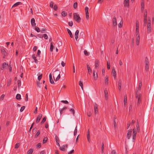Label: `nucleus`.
<instances>
[{
  "instance_id": "obj_1",
  "label": "nucleus",
  "mask_w": 154,
  "mask_h": 154,
  "mask_svg": "<svg viewBox=\"0 0 154 154\" xmlns=\"http://www.w3.org/2000/svg\"><path fill=\"white\" fill-rule=\"evenodd\" d=\"M73 19L78 23L80 22L81 18L77 13H75L73 14Z\"/></svg>"
},
{
  "instance_id": "obj_2",
  "label": "nucleus",
  "mask_w": 154,
  "mask_h": 154,
  "mask_svg": "<svg viewBox=\"0 0 154 154\" xmlns=\"http://www.w3.org/2000/svg\"><path fill=\"white\" fill-rule=\"evenodd\" d=\"M139 21L138 20L136 21V36H137L139 34Z\"/></svg>"
},
{
  "instance_id": "obj_3",
  "label": "nucleus",
  "mask_w": 154,
  "mask_h": 154,
  "mask_svg": "<svg viewBox=\"0 0 154 154\" xmlns=\"http://www.w3.org/2000/svg\"><path fill=\"white\" fill-rule=\"evenodd\" d=\"M85 34L83 32L80 33L79 35V38L81 39L82 42H84V41Z\"/></svg>"
},
{
  "instance_id": "obj_4",
  "label": "nucleus",
  "mask_w": 154,
  "mask_h": 154,
  "mask_svg": "<svg viewBox=\"0 0 154 154\" xmlns=\"http://www.w3.org/2000/svg\"><path fill=\"white\" fill-rule=\"evenodd\" d=\"M132 132V129L128 130V133L127 134V137L128 139H129L131 136Z\"/></svg>"
},
{
  "instance_id": "obj_5",
  "label": "nucleus",
  "mask_w": 154,
  "mask_h": 154,
  "mask_svg": "<svg viewBox=\"0 0 154 154\" xmlns=\"http://www.w3.org/2000/svg\"><path fill=\"white\" fill-rule=\"evenodd\" d=\"M104 93L105 95V98L107 100L108 98V91L106 89H105L104 91Z\"/></svg>"
},
{
  "instance_id": "obj_6",
  "label": "nucleus",
  "mask_w": 154,
  "mask_h": 154,
  "mask_svg": "<svg viewBox=\"0 0 154 154\" xmlns=\"http://www.w3.org/2000/svg\"><path fill=\"white\" fill-rule=\"evenodd\" d=\"M124 5L125 7H128L129 5V0H124Z\"/></svg>"
},
{
  "instance_id": "obj_7",
  "label": "nucleus",
  "mask_w": 154,
  "mask_h": 154,
  "mask_svg": "<svg viewBox=\"0 0 154 154\" xmlns=\"http://www.w3.org/2000/svg\"><path fill=\"white\" fill-rule=\"evenodd\" d=\"M68 145L67 144L63 145L62 147H60V150L62 151H65V149L67 148Z\"/></svg>"
},
{
  "instance_id": "obj_8",
  "label": "nucleus",
  "mask_w": 154,
  "mask_h": 154,
  "mask_svg": "<svg viewBox=\"0 0 154 154\" xmlns=\"http://www.w3.org/2000/svg\"><path fill=\"white\" fill-rule=\"evenodd\" d=\"M96 72L95 70H93V75L95 80H97L98 78V75L97 73H95Z\"/></svg>"
},
{
  "instance_id": "obj_9",
  "label": "nucleus",
  "mask_w": 154,
  "mask_h": 154,
  "mask_svg": "<svg viewBox=\"0 0 154 154\" xmlns=\"http://www.w3.org/2000/svg\"><path fill=\"white\" fill-rule=\"evenodd\" d=\"M113 21V25L115 26H116L117 25V21L116 18V17L115 16L112 19Z\"/></svg>"
},
{
  "instance_id": "obj_10",
  "label": "nucleus",
  "mask_w": 154,
  "mask_h": 154,
  "mask_svg": "<svg viewBox=\"0 0 154 154\" xmlns=\"http://www.w3.org/2000/svg\"><path fill=\"white\" fill-rule=\"evenodd\" d=\"M42 116V115L41 114H39L38 115V117H37L36 119V122L37 123H38L41 119Z\"/></svg>"
},
{
  "instance_id": "obj_11",
  "label": "nucleus",
  "mask_w": 154,
  "mask_h": 154,
  "mask_svg": "<svg viewBox=\"0 0 154 154\" xmlns=\"http://www.w3.org/2000/svg\"><path fill=\"white\" fill-rule=\"evenodd\" d=\"M79 32V30H77L76 31L75 33V38L76 41L77 40V39L78 38Z\"/></svg>"
},
{
  "instance_id": "obj_12",
  "label": "nucleus",
  "mask_w": 154,
  "mask_h": 154,
  "mask_svg": "<svg viewBox=\"0 0 154 154\" xmlns=\"http://www.w3.org/2000/svg\"><path fill=\"white\" fill-rule=\"evenodd\" d=\"M87 67L89 74H91L92 72V70L89 66L88 64H87Z\"/></svg>"
},
{
  "instance_id": "obj_13",
  "label": "nucleus",
  "mask_w": 154,
  "mask_h": 154,
  "mask_svg": "<svg viewBox=\"0 0 154 154\" xmlns=\"http://www.w3.org/2000/svg\"><path fill=\"white\" fill-rule=\"evenodd\" d=\"M136 45H138L139 44V41L140 40V37L139 34L136 36Z\"/></svg>"
},
{
  "instance_id": "obj_14",
  "label": "nucleus",
  "mask_w": 154,
  "mask_h": 154,
  "mask_svg": "<svg viewBox=\"0 0 154 154\" xmlns=\"http://www.w3.org/2000/svg\"><path fill=\"white\" fill-rule=\"evenodd\" d=\"M35 20L34 18H32L31 19V23L32 26H35L36 25V23H35Z\"/></svg>"
},
{
  "instance_id": "obj_15",
  "label": "nucleus",
  "mask_w": 154,
  "mask_h": 154,
  "mask_svg": "<svg viewBox=\"0 0 154 154\" xmlns=\"http://www.w3.org/2000/svg\"><path fill=\"white\" fill-rule=\"evenodd\" d=\"M94 112L95 114H96L98 112V106L95 103L94 105Z\"/></svg>"
},
{
  "instance_id": "obj_16",
  "label": "nucleus",
  "mask_w": 154,
  "mask_h": 154,
  "mask_svg": "<svg viewBox=\"0 0 154 154\" xmlns=\"http://www.w3.org/2000/svg\"><path fill=\"white\" fill-rule=\"evenodd\" d=\"M124 106H126L127 103V96L126 95H125L124 96Z\"/></svg>"
},
{
  "instance_id": "obj_17",
  "label": "nucleus",
  "mask_w": 154,
  "mask_h": 154,
  "mask_svg": "<svg viewBox=\"0 0 154 154\" xmlns=\"http://www.w3.org/2000/svg\"><path fill=\"white\" fill-rule=\"evenodd\" d=\"M112 73L113 74V76L115 78H116V72L115 70V69L114 67L112 68Z\"/></svg>"
},
{
  "instance_id": "obj_18",
  "label": "nucleus",
  "mask_w": 154,
  "mask_h": 154,
  "mask_svg": "<svg viewBox=\"0 0 154 154\" xmlns=\"http://www.w3.org/2000/svg\"><path fill=\"white\" fill-rule=\"evenodd\" d=\"M99 61L98 60H96L95 63V68H97L99 67Z\"/></svg>"
},
{
  "instance_id": "obj_19",
  "label": "nucleus",
  "mask_w": 154,
  "mask_h": 154,
  "mask_svg": "<svg viewBox=\"0 0 154 154\" xmlns=\"http://www.w3.org/2000/svg\"><path fill=\"white\" fill-rule=\"evenodd\" d=\"M67 31L68 32V34H69V35H70V37L71 38H73V36L71 31H70V30L69 29H68V28L67 29Z\"/></svg>"
},
{
  "instance_id": "obj_20",
  "label": "nucleus",
  "mask_w": 154,
  "mask_h": 154,
  "mask_svg": "<svg viewBox=\"0 0 154 154\" xmlns=\"http://www.w3.org/2000/svg\"><path fill=\"white\" fill-rule=\"evenodd\" d=\"M138 120H137V131L139 133L140 132V126L139 124V123L138 122Z\"/></svg>"
},
{
  "instance_id": "obj_21",
  "label": "nucleus",
  "mask_w": 154,
  "mask_h": 154,
  "mask_svg": "<svg viewBox=\"0 0 154 154\" xmlns=\"http://www.w3.org/2000/svg\"><path fill=\"white\" fill-rule=\"evenodd\" d=\"M2 66L5 68L8 69V64L6 62H4L3 63Z\"/></svg>"
},
{
  "instance_id": "obj_22",
  "label": "nucleus",
  "mask_w": 154,
  "mask_h": 154,
  "mask_svg": "<svg viewBox=\"0 0 154 154\" xmlns=\"http://www.w3.org/2000/svg\"><path fill=\"white\" fill-rule=\"evenodd\" d=\"M147 32L148 33H150L151 31V25H147Z\"/></svg>"
},
{
  "instance_id": "obj_23",
  "label": "nucleus",
  "mask_w": 154,
  "mask_h": 154,
  "mask_svg": "<svg viewBox=\"0 0 154 154\" xmlns=\"http://www.w3.org/2000/svg\"><path fill=\"white\" fill-rule=\"evenodd\" d=\"M108 78L109 77L106 75L105 77V84L106 85H108Z\"/></svg>"
},
{
  "instance_id": "obj_24",
  "label": "nucleus",
  "mask_w": 154,
  "mask_h": 154,
  "mask_svg": "<svg viewBox=\"0 0 154 154\" xmlns=\"http://www.w3.org/2000/svg\"><path fill=\"white\" fill-rule=\"evenodd\" d=\"M22 3L20 2H18L14 4V5L12 7H17L18 5H22Z\"/></svg>"
},
{
  "instance_id": "obj_25",
  "label": "nucleus",
  "mask_w": 154,
  "mask_h": 154,
  "mask_svg": "<svg viewBox=\"0 0 154 154\" xmlns=\"http://www.w3.org/2000/svg\"><path fill=\"white\" fill-rule=\"evenodd\" d=\"M32 58L34 60L35 62V63H37L38 62V60L36 59V57L35 56V55L34 54L32 55Z\"/></svg>"
},
{
  "instance_id": "obj_26",
  "label": "nucleus",
  "mask_w": 154,
  "mask_h": 154,
  "mask_svg": "<svg viewBox=\"0 0 154 154\" xmlns=\"http://www.w3.org/2000/svg\"><path fill=\"white\" fill-rule=\"evenodd\" d=\"M87 139L88 140L89 142H90V135H89V130H88V131L87 132Z\"/></svg>"
},
{
  "instance_id": "obj_27",
  "label": "nucleus",
  "mask_w": 154,
  "mask_h": 154,
  "mask_svg": "<svg viewBox=\"0 0 154 154\" xmlns=\"http://www.w3.org/2000/svg\"><path fill=\"white\" fill-rule=\"evenodd\" d=\"M145 65L149 64V59L147 57H146L145 58Z\"/></svg>"
},
{
  "instance_id": "obj_28",
  "label": "nucleus",
  "mask_w": 154,
  "mask_h": 154,
  "mask_svg": "<svg viewBox=\"0 0 154 154\" xmlns=\"http://www.w3.org/2000/svg\"><path fill=\"white\" fill-rule=\"evenodd\" d=\"M122 84L121 81L119 80L118 82L119 89L120 90L121 89Z\"/></svg>"
},
{
  "instance_id": "obj_29",
  "label": "nucleus",
  "mask_w": 154,
  "mask_h": 154,
  "mask_svg": "<svg viewBox=\"0 0 154 154\" xmlns=\"http://www.w3.org/2000/svg\"><path fill=\"white\" fill-rule=\"evenodd\" d=\"M54 46L53 45V42H52L51 43L50 48V51L51 52H52L53 50Z\"/></svg>"
},
{
  "instance_id": "obj_30",
  "label": "nucleus",
  "mask_w": 154,
  "mask_h": 154,
  "mask_svg": "<svg viewBox=\"0 0 154 154\" xmlns=\"http://www.w3.org/2000/svg\"><path fill=\"white\" fill-rule=\"evenodd\" d=\"M62 15L63 17H65L67 15V12H66L65 11H63L62 12Z\"/></svg>"
},
{
  "instance_id": "obj_31",
  "label": "nucleus",
  "mask_w": 154,
  "mask_h": 154,
  "mask_svg": "<svg viewBox=\"0 0 154 154\" xmlns=\"http://www.w3.org/2000/svg\"><path fill=\"white\" fill-rule=\"evenodd\" d=\"M144 8V2L143 1H142L141 2V9L143 10Z\"/></svg>"
},
{
  "instance_id": "obj_32",
  "label": "nucleus",
  "mask_w": 154,
  "mask_h": 154,
  "mask_svg": "<svg viewBox=\"0 0 154 154\" xmlns=\"http://www.w3.org/2000/svg\"><path fill=\"white\" fill-rule=\"evenodd\" d=\"M48 140V138H47V137H45L43 141V144L46 143L47 142Z\"/></svg>"
},
{
  "instance_id": "obj_33",
  "label": "nucleus",
  "mask_w": 154,
  "mask_h": 154,
  "mask_svg": "<svg viewBox=\"0 0 154 154\" xmlns=\"http://www.w3.org/2000/svg\"><path fill=\"white\" fill-rule=\"evenodd\" d=\"M16 99L17 100H20L21 99V95L19 94H17L16 96Z\"/></svg>"
},
{
  "instance_id": "obj_34",
  "label": "nucleus",
  "mask_w": 154,
  "mask_h": 154,
  "mask_svg": "<svg viewBox=\"0 0 154 154\" xmlns=\"http://www.w3.org/2000/svg\"><path fill=\"white\" fill-rule=\"evenodd\" d=\"M123 23V21H121L120 22L118 25L119 27V28H121L122 26Z\"/></svg>"
},
{
  "instance_id": "obj_35",
  "label": "nucleus",
  "mask_w": 154,
  "mask_h": 154,
  "mask_svg": "<svg viewBox=\"0 0 154 154\" xmlns=\"http://www.w3.org/2000/svg\"><path fill=\"white\" fill-rule=\"evenodd\" d=\"M1 52L3 55L6 54H7V52L4 49H1Z\"/></svg>"
},
{
  "instance_id": "obj_36",
  "label": "nucleus",
  "mask_w": 154,
  "mask_h": 154,
  "mask_svg": "<svg viewBox=\"0 0 154 154\" xmlns=\"http://www.w3.org/2000/svg\"><path fill=\"white\" fill-rule=\"evenodd\" d=\"M79 85L81 87L82 90H83V84L82 82H81V81H80L79 82Z\"/></svg>"
},
{
  "instance_id": "obj_37",
  "label": "nucleus",
  "mask_w": 154,
  "mask_h": 154,
  "mask_svg": "<svg viewBox=\"0 0 154 154\" xmlns=\"http://www.w3.org/2000/svg\"><path fill=\"white\" fill-rule=\"evenodd\" d=\"M104 145L103 142L102 143V145H101V152L102 153L103 152V150L104 149Z\"/></svg>"
},
{
  "instance_id": "obj_38",
  "label": "nucleus",
  "mask_w": 154,
  "mask_h": 154,
  "mask_svg": "<svg viewBox=\"0 0 154 154\" xmlns=\"http://www.w3.org/2000/svg\"><path fill=\"white\" fill-rule=\"evenodd\" d=\"M18 83V87L19 88H20L21 87V81L20 80H19L17 81Z\"/></svg>"
},
{
  "instance_id": "obj_39",
  "label": "nucleus",
  "mask_w": 154,
  "mask_h": 154,
  "mask_svg": "<svg viewBox=\"0 0 154 154\" xmlns=\"http://www.w3.org/2000/svg\"><path fill=\"white\" fill-rule=\"evenodd\" d=\"M141 99L138 98L137 103V106H139V105L141 103Z\"/></svg>"
},
{
  "instance_id": "obj_40",
  "label": "nucleus",
  "mask_w": 154,
  "mask_h": 154,
  "mask_svg": "<svg viewBox=\"0 0 154 154\" xmlns=\"http://www.w3.org/2000/svg\"><path fill=\"white\" fill-rule=\"evenodd\" d=\"M40 134V131L39 130H38L35 136V138H37L38 137V136Z\"/></svg>"
},
{
  "instance_id": "obj_41",
  "label": "nucleus",
  "mask_w": 154,
  "mask_h": 154,
  "mask_svg": "<svg viewBox=\"0 0 154 154\" xmlns=\"http://www.w3.org/2000/svg\"><path fill=\"white\" fill-rule=\"evenodd\" d=\"M46 116L43 119L42 121L41 122V124L44 123L46 121Z\"/></svg>"
},
{
  "instance_id": "obj_42",
  "label": "nucleus",
  "mask_w": 154,
  "mask_h": 154,
  "mask_svg": "<svg viewBox=\"0 0 154 154\" xmlns=\"http://www.w3.org/2000/svg\"><path fill=\"white\" fill-rule=\"evenodd\" d=\"M55 72H56L55 73V76H56L57 75H58L59 74H60V72L59 71V70L58 69L56 70Z\"/></svg>"
},
{
  "instance_id": "obj_43",
  "label": "nucleus",
  "mask_w": 154,
  "mask_h": 154,
  "mask_svg": "<svg viewBox=\"0 0 154 154\" xmlns=\"http://www.w3.org/2000/svg\"><path fill=\"white\" fill-rule=\"evenodd\" d=\"M116 119V118L115 117H114V119H113V122H114V126L115 128H116V122L115 119Z\"/></svg>"
},
{
  "instance_id": "obj_44",
  "label": "nucleus",
  "mask_w": 154,
  "mask_h": 154,
  "mask_svg": "<svg viewBox=\"0 0 154 154\" xmlns=\"http://www.w3.org/2000/svg\"><path fill=\"white\" fill-rule=\"evenodd\" d=\"M145 69L146 71H148L149 69V64L145 65Z\"/></svg>"
},
{
  "instance_id": "obj_45",
  "label": "nucleus",
  "mask_w": 154,
  "mask_h": 154,
  "mask_svg": "<svg viewBox=\"0 0 154 154\" xmlns=\"http://www.w3.org/2000/svg\"><path fill=\"white\" fill-rule=\"evenodd\" d=\"M33 152V149H30L28 152V154H31Z\"/></svg>"
},
{
  "instance_id": "obj_46",
  "label": "nucleus",
  "mask_w": 154,
  "mask_h": 154,
  "mask_svg": "<svg viewBox=\"0 0 154 154\" xmlns=\"http://www.w3.org/2000/svg\"><path fill=\"white\" fill-rule=\"evenodd\" d=\"M142 83L141 82H140V83L138 85V89L139 90H140L141 87L142 86Z\"/></svg>"
},
{
  "instance_id": "obj_47",
  "label": "nucleus",
  "mask_w": 154,
  "mask_h": 154,
  "mask_svg": "<svg viewBox=\"0 0 154 154\" xmlns=\"http://www.w3.org/2000/svg\"><path fill=\"white\" fill-rule=\"evenodd\" d=\"M73 8L74 9H76L77 8V3L75 2L74 3L73 5Z\"/></svg>"
},
{
  "instance_id": "obj_48",
  "label": "nucleus",
  "mask_w": 154,
  "mask_h": 154,
  "mask_svg": "<svg viewBox=\"0 0 154 154\" xmlns=\"http://www.w3.org/2000/svg\"><path fill=\"white\" fill-rule=\"evenodd\" d=\"M55 140L57 143H58V142H59V139L58 137L56 135L55 136Z\"/></svg>"
},
{
  "instance_id": "obj_49",
  "label": "nucleus",
  "mask_w": 154,
  "mask_h": 154,
  "mask_svg": "<svg viewBox=\"0 0 154 154\" xmlns=\"http://www.w3.org/2000/svg\"><path fill=\"white\" fill-rule=\"evenodd\" d=\"M147 18H144V24L143 25L144 26H146V23H147Z\"/></svg>"
},
{
  "instance_id": "obj_50",
  "label": "nucleus",
  "mask_w": 154,
  "mask_h": 154,
  "mask_svg": "<svg viewBox=\"0 0 154 154\" xmlns=\"http://www.w3.org/2000/svg\"><path fill=\"white\" fill-rule=\"evenodd\" d=\"M144 18H147V12L146 11H145L144 16Z\"/></svg>"
},
{
  "instance_id": "obj_51",
  "label": "nucleus",
  "mask_w": 154,
  "mask_h": 154,
  "mask_svg": "<svg viewBox=\"0 0 154 154\" xmlns=\"http://www.w3.org/2000/svg\"><path fill=\"white\" fill-rule=\"evenodd\" d=\"M35 30L37 31V32H40V29L37 27H35Z\"/></svg>"
},
{
  "instance_id": "obj_52",
  "label": "nucleus",
  "mask_w": 154,
  "mask_h": 154,
  "mask_svg": "<svg viewBox=\"0 0 154 154\" xmlns=\"http://www.w3.org/2000/svg\"><path fill=\"white\" fill-rule=\"evenodd\" d=\"M11 82V79H10L7 82V86H10Z\"/></svg>"
},
{
  "instance_id": "obj_53",
  "label": "nucleus",
  "mask_w": 154,
  "mask_h": 154,
  "mask_svg": "<svg viewBox=\"0 0 154 154\" xmlns=\"http://www.w3.org/2000/svg\"><path fill=\"white\" fill-rule=\"evenodd\" d=\"M147 25H151V20H150V18H148Z\"/></svg>"
},
{
  "instance_id": "obj_54",
  "label": "nucleus",
  "mask_w": 154,
  "mask_h": 154,
  "mask_svg": "<svg viewBox=\"0 0 154 154\" xmlns=\"http://www.w3.org/2000/svg\"><path fill=\"white\" fill-rule=\"evenodd\" d=\"M19 146H20L19 143H17L15 144L14 148L15 149H17V148H18L19 147Z\"/></svg>"
},
{
  "instance_id": "obj_55",
  "label": "nucleus",
  "mask_w": 154,
  "mask_h": 154,
  "mask_svg": "<svg viewBox=\"0 0 154 154\" xmlns=\"http://www.w3.org/2000/svg\"><path fill=\"white\" fill-rule=\"evenodd\" d=\"M137 130L135 128H134L133 129V134H137Z\"/></svg>"
},
{
  "instance_id": "obj_56",
  "label": "nucleus",
  "mask_w": 154,
  "mask_h": 154,
  "mask_svg": "<svg viewBox=\"0 0 154 154\" xmlns=\"http://www.w3.org/2000/svg\"><path fill=\"white\" fill-rule=\"evenodd\" d=\"M136 134H133V142H134L136 137Z\"/></svg>"
},
{
  "instance_id": "obj_57",
  "label": "nucleus",
  "mask_w": 154,
  "mask_h": 154,
  "mask_svg": "<svg viewBox=\"0 0 154 154\" xmlns=\"http://www.w3.org/2000/svg\"><path fill=\"white\" fill-rule=\"evenodd\" d=\"M84 53L86 56H88L89 54V53L86 50L84 51Z\"/></svg>"
},
{
  "instance_id": "obj_58",
  "label": "nucleus",
  "mask_w": 154,
  "mask_h": 154,
  "mask_svg": "<svg viewBox=\"0 0 154 154\" xmlns=\"http://www.w3.org/2000/svg\"><path fill=\"white\" fill-rule=\"evenodd\" d=\"M37 85L38 87L39 88L41 87V83H40V82H37Z\"/></svg>"
},
{
  "instance_id": "obj_59",
  "label": "nucleus",
  "mask_w": 154,
  "mask_h": 154,
  "mask_svg": "<svg viewBox=\"0 0 154 154\" xmlns=\"http://www.w3.org/2000/svg\"><path fill=\"white\" fill-rule=\"evenodd\" d=\"M88 8L87 7H86L85 8V13H88Z\"/></svg>"
},
{
  "instance_id": "obj_60",
  "label": "nucleus",
  "mask_w": 154,
  "mask_h": 154,
  "mask_svg": "<svg viewBox=\"0 0 154 154\" xmlns=\"http://www.w3.org/2000/svg\"><path fill=\"white\" fill-rule=\"evenodd\" d=\"M69 111L72 112L73 115L74 116L75 114V110L73 109H71Z\"/></svg>"
},
{
  "instance_id": "obj_61",
  "label": "nucleus",
  "mask_w": 154,
  "mask_h": 154,
  "mask_svg": "<svg viewBox=\"0 0 154 154\" xmlns=\"http://www.w3.org/2000/svg\"><path fill=\"white\" fill-rule=\"evenodd\" d=\"M49 81H50V82L51 84H54V82L52 78V79L51 78V79H49Z\"/></svg>"
},
{
  "instance_id": "obj_62",
  "label": "nucleus",
  "mask_w": 154,
  "mask_h": 154,
  "mask_svg": "<svg viewBox=\"0 0 154 154\" xmlns=\"http://www.w3.org/2000/svg\"><path fill=\"white\" fill-rule=\"evenodd\" d=\"M25 108V107L24 106H22L20 110V112H23V110Z\"/></svg>"
},
{
  "instance_id": "obj_63",
  "label": "nucleus",
  "mask_w": 154,
  "mask_h": 154,
  "mask_svg": "<svg viewBox=\"0 0 154 154\" xmlns=\"http://www.w3.org/2000/svg\"><path fill=\"white\" fill-rule=\"evenodd\" d=\"M69 25L70 26H72L73 24V23L72 21H71L70 22H69L68 23Z\"/></svg>"
},
{
  "instance_id": "obj_64",
  "label": "nucleus",
  "mask_w": 154,
  "mask_h": 154,
  "mask_svg": "<svg viewBox=\"0 0 154 154\" xmlns=\"http://www.w3.org/2000/svg\"><path fill=\"white\" fill-rule=\"evenodd\" d=\"M74 150L72 149L70 151L68 152V154H72L74 152Z\"/></svg>"
}]
</instances>
